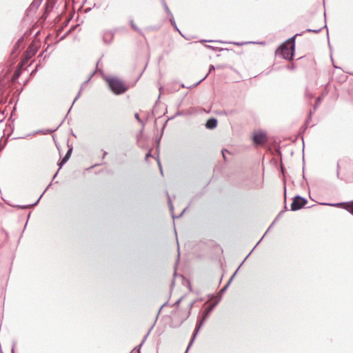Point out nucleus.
I'll list each match as a JSON object with an SVG mask.
<instances>
[{
    "label": "nucleus",
    "mask_w": 353,
    "mask_h": 353,
    "mask_svg": "<svg viewBox=\"0 0 353 353\" xmlns=\"http://www.w3.org/2000/svg\"><path fill=\"white\" fill-rule=\"evenodd\" d=\"M103 78L108 83L110 90L114 94L119 95L127 91L128 88L120 79L117 77H111L106 75H103Z\"/></svg>",
    "instance_id": "nucleus-1"
},
{
    "label": "nucleus",
    "mask_w": 353,
    "mask_h": 353,
    "mask_svg": "<svg viewBox=\"0 0 353 353\" xmlns=\"http://www.w3.org/2000/svg\"><path fill=\"white\" fill-rule=\"evenodd\" d=\"M299 34H295L290 38L288 41L284 42L279 48L280 54L285 59L292 60L294 54L295 41L294 37Z\"/></svg>",
    "instance_id": "nucleus-2"
},
{
    "label": "nucleus",
    "mask_w": 353,
    "mask_h": 353,
    "mask_svg": "<svg viewBox=\"0 0 353 353\" xmlns=\"http://www.w3.org/2000/svg\"><path fill=\"white\" fill-rule=\"evenodd\" d=\"M218 303V301H215L214 303H212L205 310V312H204V314H203V316L202 318V319L200 321V322L197 323L196 325V327H195V330H194V332L192 335V338L191 339V341H190L189 343V347H190L193 342H194V339L196 338V334L197 333L199 332L200 328L201 327V326L203 325V324L204 323L205 321L206 320V319L208 317V316L210 315V312L212 311V310L214 308V307L217 305Z\"/></svg>",
    "instance_id": "nucleus-3"
},
{
    "label": "nucleus",
    "mask_w": 353,
    "mask_h": 353,
    "mask_svg": "<svg viewBox=\"0 0 353 353\" xmlns=\"http://www.w3.org/2000/svg\"><path fill=\"white\" fill-rule=\"evenodd\" d=\"M307 203V200L299 195L294 197L291 203L290 210L296 211L303 208Z\"/></svg>",
    "instance_id": "nucleus-4"
},
{
    "label": "nucleus",
    "mask_w": 353,
    "mask_h": 353,
    "mask_svg": "<svg viewBox=\"0 0 353 353\" xmlns=\"http://www.w3.org/2000/svg\"><path fill=\"white\" fill-rule=\"evenodd\" d=\"M325 205H330L333 207H343L346 210H347L350 213L353 214V201L350 203L347 202H341V203H323Z\"/></svg>",
    "instance_id": "nucleus-5"
},
{
    "label": "nucleus",
    "mask_w": 353,
    "mask_h": 353,
    "mask_svg": "<svg viewBox=\"0 0 353 353\" xmlns=\"http://www.w3.org/2000/svg\"><path fill=\"white\" fill-rule=\"evenodd\" d=\"M252 141L256 145H262L267 141V137L264 133L259 132L253 135Z\"/></svg>",
    "instance_id": "nucleus-6"
},
{
    "label": "nucleus",
    "mask_w": 353,
    "mask_h": 353,
    "mask_svg": "<svg viewBox=\"0 0 353 353\" xmlns=\"http://www.w3.org/2000/svg\"><path fill=\"white\" fill-rule=\"evenodd\" d=\"M50 185V184L46 188V189L44 190V192L41 194V196L39 197V199L37 200V201L32 204H29V205H14V207L18 208V209H26V208H30V207H32V206H34L36 205L38 202L39 201V200L41 199V198L42 197V196L43 195V194L46 192V191L47 190V189L48 188V187Z\"/></svg>",
    "instance_id": "nucleus-7"
},
{
    "label": "nucleus",
    "mask_w": 353,
    "mask_h": 353,
    "mask_svg": "<svg viewBox=\"0 0 353 353\" xmlns=\"http://www.w3.org/2000/svg\"><path fill=\"white\" fill-rule=\"evenodd\" d=\"M217 119L214 118H211L208 119L205 123V128L208 129H214L217 125Z\"/></svg>",
    "instance_id": "nucleus-8"
},
{
    "label": "nucleus",
    "mask_w": 353,
    "mask_h": 353,
    "mask_svg": "<svg viewBox=\"0 0 353 353\" xmlns=\"http://www.w3.org/2000/svg\"><path fill=\"white\" fill-rule=\"evenodd\" d=\"M215 69L214 66L213 65H211L209 68V71H208V73L202 79H201L200 81H199L198 82H196L194 85L192 86H190V87H187L188 88H193V87H195L196 85H198L202 81H203L208 76V74Z\"/></svg>",
    "instance_id": "nucleus-9"
},
{
    "label": "nucleus",
    "mask_w": 353,
    "mask_h": 353,
    "mask_svg": "<svg viewBox=\"0 0 353 353\" xmlns=\"http://www.w3.org/2000/svg\"><path fill=\"white\" fill-rule=\"evenodd\" d=\"M193 305H194V302H192L190 303L189 305H188V312L187 313V314H185L181 319V323L183 322L184 321H185L190 316V312H191V310L193 307Z\"/></svg>",
    "instance_id": "nucleus-10"
},
{
    "label": "nucleus",
    "mask_w": 353,
    "mask_h": 353,
    "mask_svg": "<svg viewBox=\"0 0 353 353\" xmlns=\"http://www.w3.org/2000/svg\"><path fill=\"white\" fill-rule=\"evenodd\" d=\"M130 23L131 25V27L133 28L134 30H135L136 32H139V34H143L142 33V31L137 26V25L134 23V21L132 19H131L130 21Z\"/></svg>",
    "instance_id": "nucleus-11"
},
{
    "label": "nucleus",
    "mask_w": 353,
    "mask_h": 353,
    "mask_svg": "<svg viewBox=\"0 0 353 353\" xmlns=\"http://www.w3.org/2000/svg\"><path fill=\"white\" fill-rule=\"evenodd\" d=\"M236 275V272H234L232 276H231V278L230 279V280L228 281V283L221 289V292H224L226 289L228 288V287L229 286V285L230 284L232 280L233 279V278L234 277V276Z\"/></svg>",
    "instance_id": "nucleus-12"
},
{
    "label": "nucleus",
    "mask_w": 353,
    "mask_h": 353,
    "mask_svg": "<svg viewBox=\"0 0 353 353\" xmlns=\"http://www.w3.org/2000/svg\"><path fill=\"white\" fill-rule=\"evenodd\" d=\"M82 89H83V88H82V87H81V89H80V90L79 91V92H78L77 95V96H76V97L74 98V101H73V102H72V105H71L70 108L69 109V110L68 111V113H67V114H68V113L70 112V110H71V108H72V107L73 104L74 103V102H75V101H76L79 98V97L81 96V90H82Z\"/></svg>",
    "instance_id": "nucleus-13"
},
{
    "label": "nucleus",
    "mask_w": 353,
    "mask_h": 353,
    "mask_svg": "<svg viewBox=\"0 0 353 353\" xmlns=\"http://www.w3.org/2000/svg\"><path fill=\"white\" fill-rule=\"evenodd\" d=\"M162 3H163L164 9H165V12L168 13V14H169V15L172 14L170 9L168 8V7L164 0H162Z\"/></svg>",
    "instance_id": "nucleus-14"
},
{
    "label": "nucleus",
    "mask_w": 353,
    "mask_h": 353,
    "mask_svg": "<svg viewBox=\"0 0 353 353\" xmlns=\"http://www.w3.org/2000/svg\"><path fill=\"white\" fill-rule=\"evenodd\" d=\"M276 220H274L273 221V223L270 225V227L268 228V229L267 230V231L265 232V233L263 234V236L261 237V239L259 241V242L256 243V245H255V247H256L259 243L262 241L263 238L265 236V235L267 234V232L270 230V229H272V225L274 224Z\"/></svg>",
    "instance_id": "nucleus-15"
},
{
    "label": "nucleus",
    "mask_w": 353,
    "mask_h": 353,
    "mask_svg": "<svg viewBox=\"0 0 353 353\" xmlns=\"http://www.w3.org/2000/svg\"><path fill=\"white\" fill-rule=\"evenodd\" d=\"M170 21L171 24L179 31V30H178V28L176 27V22H175V21L174 19L172 14H170Z\"/></svg>",
    "instance_id": "nucleus-16"
},
{
    "label": "nucleus",
    "mask_w": 353,
    "mask_h": 353,
    "mask_svg": "<svg viewBox=\"0 0 353 353\" xmlns=\"http://www.w3.org/2000/svg\"><path fill=\"white\" fill-rule=\"evenodd\" d=\"M321 28H319V29H310V28H307L305 32H314V33H319L321 30Z\"/></svg>",
    "instance_id": "nucleus-17"
},
{
    "label": "nucleus",
    "mask_w": 353,
    "mask_h": 353,
    "mask_svg": "<svg viewBox=\"0 0 353 353\" xmlns=\"http://www.w3.org/2000/svg\"><path fill=\"white\" fill-rule=\"evenodd\" d=\"M64 164H65V163H63V161H61V162L58 163V165H59V170H59L62 168V166H63ZM58 172H59V171H57V172L55 173V174L54 175V176H53V179L57 176V174H58Z\"/></svg>",
    "instance_id": "nucleus-18"
},
{
    "label": "nucleus",
    "mask_w": 353,
    "mask_h": 353,
    "mask_svg": "<svg viewBox=\"0 0 353 353\" xmlns=\"http://www.w3.org/2000/svg\"><path fill=\"white\" fill-rule=\"evenodd\" d=\"M168 204H169V208H170V212L172 213H173L174 206H173V204H172L171 199L169 196H168Z\"/></svg>",
    "instance_id": "nucleus-19"
},
{
    "label": "nucleus",
    "mask_w": 353,
    "mask_h": 353,
    "mask_svg": "<svg viewBox=\"0 0 353 353\" xmlns=\"http://www.w3.org/2000/svg\"><path fill=\"white\" fill-rule=\"evenodd\" d=\"M152 327H152L149 330V331L148 332V333L144 336V337H143V340H142V341H141V343H145V341H146V339H147L148 336H149V334H150V332H151V330H152Z\"/></svg>",
    "instance_id": "nucleus-20"
},
{
    "label": "nucleus",
    "mask_w": 353,
    "mask_h": 353,
    "mask_svg": "<svg viewBox=\"0 0 353 353\" xmlns=\"http://www.w3.org/2000/svg\"><path fill=\"white\" fill-rule=\"evenodd\" d=\"M72 147H70V148L68 150V151H67L66 154H65V157H68V158L70 159V156H71V154H72Z\"/></svg>",
    "instance_id": "nucleus-21"
},
{
    "label": "nucleus",
    "mask_w": 353,
    "mask_h": 353,
    "mask_svg": "<svg viewBox=\"0 0 353 353\" xmlns=\"http://www.w3.org/2000/svg\"><path fill=\"white\" fill-rule=\"evenodd\" d=\"M39 6V2L33 1V2L30 4V8H33V7L37 8Z\"/></svg>",
    "instance_id": "nucleus-22"
},
{
    "label": "nucleus",
    "mask_w": 353,
    "mask_h": 353,
    "mask_svg": "<svg viewBox=\"0 0 353 353\" xmlns=\"http://www.w3.org/2000/svg\"><path fill=\"white\" fill-rule=\"evenodd\" d=\"M321 98L320 97H318L317 99H316V104L314 105V110H316L317 108V106L319 104V103L321 102Z\"/></svg>",
    "instance_id": "nucleus-23"
},
{
    "label": "nucleus",
    "mask_w": 353,
    "mask_h": 353,
    "mask_svg": "<svg viewBox=\"0 0 353 353\" xmlns=\"http://www.w3.org/2000/svg\"><path fill=\"white\" fill-rule=\"evenodd\" d=\"M134 117H135V119H137L139 123H143V121H142V120L140 119L139 115V114H138V113H136V114H134Z\"/></svg>",
    "instance_id": "nucleus-24"
},
{
    "label": "nucleus",
    "mask_w": 353,
    "mask_h": 353,
    "mask_svg": "<svg viewBox=\"0 0 353 353\" xmlns=\"http://www.w3.org/2000/svg\"><path fill=\"white\" fill-rule=\"evenodd\" d=\"M182 300V298H180L179 299H178L174 304H173V306H179L181 301Z\"/></svg>",
    "instance_id": "nucleus-25"
},
{
    "label": "nucleus",
    "mask_w": 353,
    "mask_h": 353,
    "mask_svg": "<svg viewBox=\"0 0 353 353\" xmlns=\"http://www.w3.org/2000/svg\"><path fill=\"white\" fill-rule=\"evenodd\" d=\"M143 343H141L138 347H135L134 350H137L138 353H140V350Z\"/></svg>",
    "instance_id": "nucleus-26"
},
{
    "label": "nucleus",
    "mask_w": 353,
    "mask_h": 353,
    "mask_svg": "<svg viewBox=\"0 0 353 353\" xmlns=\"http://www.w3.org/2000/svg\"><path fill=\"white\" fill-rule=\"evenodd\" d=\"M152 157L151 152H148L145 155V160L147 161L149 157Z\"/></svg>",
    "instance_id": "nucleus-27"
},
{
    "label": "nucleus",
    "mask_w": 353,
    "mask_h": 353,
    "mask_svg": "<svg viewBox=\"0 0 353 353\" xmlns=\"http://www.w3.org/2000/svg\"><path fill=\"white\" fill-rule=\"evenodd\" d=\"M68 160H69L68 157H65V156H64V157L62 159V160H61V161H63V163H65Z\"/></svg>",
    "instance_id": "nucleus-28"
},
{
    "label": "nucleus",
    "mask_w": 353,
    "mask_h": 353,
    "mask_svg": "<svg viewBox=\"0 0 353 353\" xmlns=\"http://www.w3.org/2000/svg\"><path fill=\"white\" fill-rule=\"evenodd\" d=\"M68 160H69L68 157H65V156H64V157L62 159V160H61V161H63V163H65Z\"/></svg>",
    "instance_id": "nucleus-29"
},
{
    "label": "nucleus",
    "mask_w": 353,
    "mask_h": 353,
    "mask_svg": "<svg viewBox=\"0 0 353 353\" xmlns=\"http://www.w3.org/2000/svg\"><path fill=\"white\" fill-rule=\"evenodd\" d=\"M158 165H159L161 174H163V170H162L161 164L159 161H158Z\"/></svg>",
    "instance_id": "nucleus-30"
},
{
    "label": "nucleus",
    "mask_w": 353,
    "mask_h": 353,
    "mask_svg": "<svg viewBox=\"0 0 353 353\" xmlns=\"http://www.w3.org/2000/svg\"><path fill=\"white\" fill-rule=\"evenodd\" d=\"M106 35L108 36L110 39H112L113 38L114 34L112 32H108L106 34Z\"/></svg>",
    "instance_id": "nucleus-31"
},
{
    "label": "nucleus",
    "mask_w": 353,
    "mask_h": 353,
    "mask_svg": "<svg viewBox=\"0 0 353 353\" xmlns=\"http://www.w3.org/2000/svg\"><path fill=\"white\" fill-rule=\"evenodd\" d=\"M39 65H37L36 68L31 73L32 75L34 74L37 72V68H39Z\"/></svg>",
    "instance_id": "nucleus-32"
},
{
    "label": "nucleus",
    "mask_w": 353,
    "mask_h": 353,
    "mask_svg": "<svg viewBox=\"0 0 353 353\" xmlns=\"http://www.w3.org/2000/svg\"><path fill=\"white\" fill-rule=\"evenodd\" d=\"M256 247L254 246V248L251 250V252L248 254V256L245 258L244 260L242 261V263H244L245 262V260L250 256V254L252 253V250L255 248Z\"/></svg>",
    "instance_id": "nucleus-33"
},
{
    "label": "nucleus",
    "mask_w": 353,
    "mask_h": 353,
    "mask_svg": "<svg viewBox=\"0 0 353 353\" xmlns=\"http://www.w3.org/2000/svg\"><path fill=\"white\" fill-rule=\"evenodd\" d=\"M256 247L254 246V248L251 250V252L248 254V256L245 258L244 260L242 261V263H244L245 262V260L250 256V254L252 253V250L255 248Z\"/></svg>",
    "instance_id": "nucleus-34"
},
{
    "label": "nucleus",
    "mask_w": 353,
    "mask_h": 353,
    "mask_svg": "<svg viewBox=\"0 0 353 353\" xmlns=\"http://www.w3.org/2000/svg\"><path fill=\"white\" fill-rule=\"evenodd\" d=\"M337 177H339V165L337 164V172H336Z\"/></svg>",
    "instance_id": "nucleus-35"
},
{
    "label": "nucleus",
    "mask_w": 353,
    "mask_h": 353,
    "mask_svg": "<svg viewBox=\"0 0 353 353\" xmlns=\"http://www.w3.org/2000/svg\"><path fill=\"white\" fill-rule=\"evenodd\" d=\"M284 211H281L279 214L277 215L276 218L275 220H276L278 218H279L280 216H281V215L283 214Z\"/></svg>",
    "instance_id": "nucleus-36"
},
{
    "label": "nucleus",
    "mask_w": 353,
    "mask_h": 353,
    "mask_svg": "<svg viewBox=\"0 0 353 353\" xmlns=\"http://www.w3.org/2000/svg\"><path fill=\"white\" fill-rule=\"evenodd\" d=\"M225 152H228V151L227 150H222V154L224 159H225Z\"/></svg>",
    "instance_id": "nucleus-37"
},
{
    "label": "nucleus",
    "mask_w": 353,
    "mask_h": 353,
    "mask_svg": "<svg viewBox=\"0 0 353 353\" xmlns=\"http://www.w3.org/2000/svg\"><path fill=\"white\" fill-rule=\"evenodd\" d=\"M15 345H16V343L14 342L13 344H12V353H14V348Z\"/></svg>",
    "instance_id": "nucleus-38"
},
{
    "label": "nucleus",
    "mask_w": 353,
    "mask_h": 353,
    "mask_svg": "<svg viewBox=\"0 0 353 353\" xmlns=\"http://www.w3.org/2000/svg\"><path fill=\"white\" fill-rule=\"evenodd\" d=\"M233 43L234 45H236V46H240L243 45V43L234 42Z\"/></svg>",
    "instance_id": "nucleus-39"
},
{
    "label": "nucleus",
    "mask_w": 353,
    "mask_h": 353,
    "mask_svg": "<svg viewBox=\"0 0 353 353\" xmlns=\"http://www.w3.org/2000/svg\"><path fill=\"white\" fill-rule=\"evenodd\" d=\"M181 114H182V112H177L176 113V116H179V115H181Z\"/></svg>",
    "instance_id": "nucleus-40"
},
{
    "label": "nucleus",
    "mask_w": 353,
    "mask_h": 353,
    "mask_svg": "<svg viewBox=\"0 0 353 353\" xmlns=\"http://www.w3.org/2000/svg\"><path fill=\"white\" fill-rule=\"evenodd\" d=\"M185 209L183 210L182 212L177 216L178 218L180 217L183 213L185 212Z\"/></svg>",
    "instance_id": "nucleus-41"
},
{
    "label": "nucleus",
    "mask_w": 353,
    "mask_h": 353,
    "mask_svg": "<svg viewBox=\"0 0 353 353\" xmlns=\"http://www.w3.org/2000/svg\"><path fill=\"white\" fill-rule=\"evenodd\" d=\"M165 305H166V303H165L164 304H163V305H161V308L159 309V312L161 311V308H162L163 307H164Z\"/></svg>",
    "instance_id": "nucleus-42"
},
{
    "label": "nucleus",
    "mask_w": 353,
    "mask_h": 353,
    "mask_svg": "<svg viewBox=\"0 0 353 353\" xmlns=\"http://www.w3.org/2000/svg\"><path fill=\"white\" fill-rule=\"evenodd\" d=\"M88 81H89V79H88L87 81H84L83 85H85L88 83Z\"/></svg>",
    "instance_id": "nucleus-43"
},
{
    "label": "nucleus",
    "mask_w": 353,
    "mask_h": 353,
    "mask_svg": "<svg viewBox=\"0 0 353 353\" xmlns=\"http://www.w3.org/2000/svg\"><path fill=\"white\" fill-rule=\"evenodd\" d=\"M107 154V152H104L103 153V158H104L105 157V155Z\"/></svg>",
    "instance_id": "nucleus-44"
},
{
    "label": "nucleus",
    "mask_w": 353,
    "mask_h": 353,
    "mask_svg": "<svg viewBox=\"0 0 353 353\" xmlns=\"http://www.w3.org/2000/svg\"><path fill=\"white\" fill-rule=\"evenodd\" d=\"M57 129H54V130H49L50 132H54Z\"/></svg>",
    "instance_id": "nucleus-45"
},
{
    "label": "nucleus",
    "mask_w": 353,
    "mask_h": 353,
    "mask_svg": "<svg viewBox=\"0 0 353 353\" xmlns=\"http://www.w3.org/2000/svg\"><path fill=\"white\" fill-rule=\"evenodd\" d=\"M189 348H190V347H189V345H188V348H187V350H186V352H184V353H186V352L188 351Z\"/></svg>",
    "instance_id": "nucleus-46"
},
{
    "label": "nucleus",
    "mask_w": 353,
    "mask_h": 353,
    "mask_svg": "<svg viewBox=\"0 0 353 353\" xmlns=\"http://www.w3.org/2000/svg\"><path fill=\"white\" fill-rule=\"evenodd\" d=\"M181 87L185 88V85L183 83L181 84Z\"/></svg>",
    "instance_id": "nucleus-47"
},
{
    "label": "nucleus",
    "mask_w": 353,
    "mask_h": 353,
    "mask_svg": "<svg viewBox=\"0 0 353 353\" xmlns=\"http://www.w3.org/2000/svg\"><path fill=\"white\" fill-rule=\"evenodd\" d=\"M239 269H240V267H238V269L235 271L236 273L237 272Z\"/></svg>",
    "instance_id": "nucleus-48"
},
{
    "label": "nucleus",
    "mask_w": 353,
    "mask_h": 353,
    "mask_svg": "<svg viewBox=\"0 0 353 353\" xmlns=\"http://www.w3.org/2000/svg\"><path fill=\"white\" fill-rule=\"evenodd\" d=\"M103 40H104V41H105V43H107V41H106V40H105V37L103 38Z\"/></svg>",
    "instance_id": "nucleus-49"
},
{
    "label": "nucleus",
    "mask_w": 353,
    "mask_h": 353,
    "mask_svg": "<svg viewBox=\"0 0 353 353\" xmlns=\"http://www.w3.org/2000/svg\"><path fill=\"white\" fill-rule=\"evenodd\" d=\"M207 47H208V48H212V46H207Z\"/></svg>",
    "instance_id": "nucleus-50"
},
{
    "label": "nucleus",
    "mask_w": 353,
    "mask_h": 353,
    "mask_svg": "<svg viewBox=\"0 0 353 353\" xmlns=\"http://www.w3.org/2000/svg\"><path fill=\"white\" fill-rule=\"evenodd\" d=\"M1 353H3V352H1Z\"/></svg>",
    "instance_id": "nucleus-51"
}]
</instances>
